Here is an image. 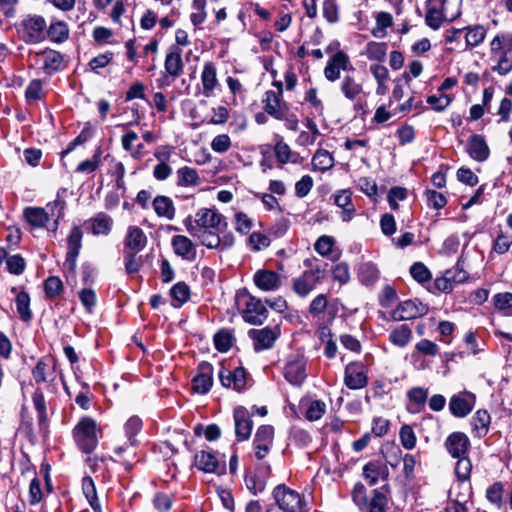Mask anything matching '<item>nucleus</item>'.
I'll list each match as a JSON object with an SVG mask.
<instances>
[{
	"label": "nucleus",
	"mask_w": 512,
	"mask_h": 512,
	"mask_svg": "<svg viewBox=\"0 0 512 512\" xmlns=\"http://www.w3.org/2000/svg\"><path fill=\"white\" fill-rule=\"evenodd\" d=\"M66 189L62 188L57 192L56 199L47 204L46 209L41 207H26L23 217L31 229L47 228L55 232L58 228V221L63 216L66 202L62 197Z\"/></svg>",
	"instance_id": "1"
},
{
	"label": "nucleus",
	"mask_w": 512,
	"mask_h": 512,
	"mask_svg": "<svg viewBox=\"0 0 512 512\" xmlns=\"http://www.w3.org/2000/svg\"><path fill=\"white\" fill-rule=\"evenodd\" d=\"M462 0H427L426 24L436 30L444 21H453L461 13Z\"/></svg>",
	"instance_id": "2"
},
{
	"label": "nucleus",
	"mask_w": 512,
	"mask_h": 512,
	"mask_svg": "<svg viewBox=\"0 0 512 512\" xmlns=\"http://www.w3.org/2000/svg\"><path fill=\"white\" fill-rule=\"evenodd\" d=\"M237 302L245 322L261 325L267 319L268 310L260 299L243 292L237 294Z\"/></svg>",
	"instance_id": "3"
},
{
	"label": "nucleus",
	"mask_w": 512,
	"mask_h": 512,
	"mask_svg": "<svg viewBox=\"0 0 512 512\" xmlns=\"http://www.w3.org/2000/svg\"><path fill=\"white\" fill-rule=\"evenodd\" d=\"M352 501L361 512H385L387 498L378 489L373 490V496L368 499L366 488L361 482H357L351 492Z\"/></svg>",
	"instance_id": "4"
},
{
	"label": "nucleus",
	"mask_w": 512,
	"mask_h": 512,
	"mask_svg": "<svg viewBox=\"0 0 512 512\" xmlns=\"http://www.w3.org/2000/svg\"><path fill=\"white\" fill-rule=\"evenodd\" d=\"M97 424L89 417L82 418L73 429L74 440L81 451L91 453L97 447Z\"/></svg>",
	"instance_id": "5"
},
{
	"label": "nucleus",
	"mask_w": 512,
	"mask_h": 512,
	"mask_svg": "<svg viewBox=\"0 0 512 512\" xmlns=\"http://www.w3.org/2000/svg\"><path fill=\"white\" fill-rule=\"evenodd\" d=\"M279 509L284 512H307L306 503L303 497L295 490L290 489L284 484L276 486L273 490Z\"/></svg>",
	"instance_id": "6"
},
{
	"label": "nucleus",
	"mask_w": 512,
	"mask_h": 512,
	"mask_svg": "<svg viewBox=\"0 0 512 512\" xmlns=\"http://www.w3.org/2000/svg\"><path fill=\"white\" fill-rule=\"evenodd\" d=\"M82 231L74 226L67 239V253L63 263V270L67 277L74 276L77 267V258L82 247Z\"/></svg>",
	"instance_id": "7"
},
{
	"label": "nucleus",
	"mask_w": 512,
	"mask_h": 512,
	"mask_svg": "<svg viewBox=\"0 0 512 512\" xmlns=\"http://www.w3.org/2000/svg\"><path fill=\"white\" fill-rule=\"evenodd\" d=\"M324 272V269L318 265L304 271L292 280L293 291L300 297H306L324 278Z\"/></svg>",
	"instance_id": "8"
},
{
	"label": "nucleus",
	"mask_w": 512,
	"mask_h": 512,
	"mask_svg": "<svg viewBox=\"0 0 512 512\" xmlns=\"http://www.w3.org/2000/svg\"><path fill=\"white\" fill-rule=\"evenodd\" d=\"M307 359L302 354H292L284 367L285 379L294 386H300L306 379Z\"/></svg>",
	"instance_id": "9"
},
{
	"label": "nucleus",
	"mask_w": 512,
	"mask_h": 512,
	"mask_svg": "<svg viewBox=\"0 0 512 512\" xmlns=\"http://www.w3.org/2000/svg\"><path fill=\"white\" fill-rule=\"evenodd\" d=\"M344 384L351 390H359L367 386V369L363 363L351 362L345 367Z\"/></svg>",
	"instance_id": "10"
},
{
	"label": "nucleus",
	"mask_w": 512,
	"mask_h": 512,
	"mask_svg": "<svg viewBox=\"0 0 512 512\" xmlns=\"http://www.w3.org/2000/svg\"><path fill=\"white\" fill-rule=\"evenodd\" d=\"M274 441V428L271 425H261L258 427L254 440H253V448L255 452V456L258 460L264 459Z\"/></svg>",
	"instance_id": "11"
},
{
	"label": "nucleus",
	"mask_w": 512,
	"mask_h": 512,
	"mask_svg": "<svg viewBox=\"0 0 512 512\" xmlns=\"http://www.w3.org/2000/svg\"><path fill=\"white\" fill-rule=\"evenodd\" d=\"M184 224L187 232L191 236L200 239L201 244L206 246L208 249H218L221 247L219 234L221 232L220 229L200 230L197 226H193V221L190 216L185 219Z\"/></svg>",
	"instance_id": "12"
},
{
	"label": "nucleus",
	"mask_w": 512,
	"mask_h": 512,
	"mask_svg": "<svg viewBox=\"0 0 512 512\" xmlns=\"http://www.w3.org/2000/svg\"><path fill=\"white\" fill-rule=\"evenodd\" d=\"M428 307L418 300H407L400 303L395 310H393L391 317L394 321H404L415 319L426 315Z\"/></svg>",
	"instance_id": "13"
},
{
	"label": "nucleus",
	"mask_w": 512,
	"mask_h": 512,
	"mask_svg": "<svg viewBox=\"0 0 512 512\" xmlns=\"http://www.w3.org/2000/svg\"><path fill=\"white\" fill-rule=\"evenodd\" d=\"M270 472L271 468L268 463H260L253 472L246 475V487L255 495L262 492L266 487Z\"/></svg>",
	"instance_id": "14"
},
{
	"label": "nucleus",
	"mask_w": 512,
	"mask_h": 512,
	"mask_svg": "<svg viewBox=\"0 0 512 512\" xmlns=\"http://www.w3.org/2000/svg\"><path fill=\"white\" fill-rule=\"evenodd\" d=\"M221 225L226 227L227 223L224 221V217L216 210L201 208L195 214V221L193 226H197L200 230H219Z\"/></svg>",
	"instance_id": "15"
},
{
	"label": "nucleus",
	"mask_w": 512,
	"mask_h": 512,
	"mask_svg": "<svg viewBox=\"0 0 512 512\" xmlns=\"http://www.w3.org/2000/svg\"><path fill=\"white\" fill-rule=\"evenodd\" d=\"M213 366L206 361L201 362L197 367V374L192 379L193 391L198 394H206L213 385Z\"/></svg>",
	"instance_id": "16"
},
{
	"label": "nucleus",
	"mask_w": 512,
	"mask_h": 512,
	"mask_svg": "<svg viewBox=\"0 0 512 512\" xmlns=\"http://www.w3.org/2000/svg\"><path fill=\"white\" fill-rule=\"evenodd\" d=\"M233 418L237 440L245 441L249 439L253 428V421L249 411L243 406H237L233 411Z\"/></svg>",
	"instance_id": "17"
},
{
	"label": "nucleus",
	"mask_w": 512,
	"mask_h": 512,
	"mask_svg": "<svg viewBox=\"0 0 512 512\" xmlns=\"http://www.w3.org/2000/svg\"><path fill=\"white\" fill-rule=\"evenodd\" d=\"M475 402V395L465 391L451 397L449 410L453 416L463 418L473 410Z\"/></svg>",
	"instance_id": "18"
},
{
	"label": "nucleus",
	"mask_w": 512,
	"mask_h": 512,
	"mask_svg": "<svg viewBox=\"0 0 512 512\" xmlns=\"http://www.w3.org/2000/svg\"><path fill=\"white\" fill-rule=\"evenodd\" d=\"M444 446L453 458L465 457L469 452L471 443L463 432H453L445 440Z\"/></svg>",
	"instance_id": "19"
},
{
	"label": "nucleus",
	"mask_w": 512,
	"mask_h": 512,
	"mask_svg": "<svg viewBox=\"0 0 512 512\" xmlns=\"http://www.w3.org/2000/svg\"><path fill=\"white\" fill-rule=\"evenodd\" d=\"M219 380L224 387L241 392L246 387V372L244 368L237 367L233 371L222 367L218 373Z\"/></svg>",
	"instance_id": "20"
},
{
	"label": "nucleus",
	"mask_w": 512,
	"mask_h": 512,
	"mask_svg": "<svg viewBox=\"0 0 512 512\" xmlns=\"http://www.w3.org/2000/svg\"><path fill=\"white\" fill-rule=\"evenodd\" d=\"M26 40L38 43L44 39L46 30V21L42 16H28L22 22Z\"/></svg>",
	"instance_id": "21"
},
{
	"label": "nucleus",
	"mask_w": 512,
	"mask_h": 512,
	"mask_svg": "<svg viewBox=\"0 0 512 512\" xmlns=\"http://www.w3.org/2000/svg\"><path fill=\"white\" fill-rule=\"evenodd\" d=\"M264 111L273 118H283V112L288 111V104L283 100V95L267 90L262 98Z\"/></svg>",
	"instance_id": "22"
},
{
	"label": "nucleus",
	"mask_w": 512,
	"mask_h": 512,
	"mask_svg": "<svg viewBox=\"0 0 512 512\" xmlns=\"http://www.w3.org/2000/svg\"><path fill=\"white\" fill-rule=\"evenodd\" d=\"M249 336L253 340L254 349L256 351H261L270 349L274 345L276 339L279 336V331L277 328L269 327L262 329H251L249 331Z\"/></svg>",
	"instance_id": "23"
},
{
	"label": "nucleus",
	"mask_w": 512,
	"mask_h": 512,
	"mask_svg": "<svg viewBox=\"0 0 512 512\" xmlns=\"http://www.w3.org/2000/svg\"><path fill=\"white\" fill-rule=\"evenodd\" d=\"M350 64L348 55L343 51L335 53L328 61L324 68V76L330 81L334 82L340 78L341 70H347Z\"/></svg>",
	"instance_id": "24"
},
{
	"label": "nucleus",
	"mask_w": 512,
	"mask_h": 512,
	"mask_svg": "<svg viewBox=\"0 0 512 512\" xmlns=\"http://www.w3.org/2000/svg\"><path fill=\"white\" fill-rule=\"evenodd\" d=\"M173 252L178 257L188 262H193L197 257V250L194 243L185 235H175L171 239Z\"/></svg>",
	"instance_id": "25"
},
{
	"label": "nucleus",
	"mask_w": 512,
	"mask_h": 512,
	"mask_svg": "<svg viewBox=\"0 0 512 512\" xmlns=\"http://www.w3.org/2000/svg\"><path fill=\"white\" fill-rule=\"evenodd\" d=\"M194 465L197 469L206 473L221 474L225 465H220L216 455L212 451L201 450L194 456Z\"/></svg>",
	"instance_id": "26"
},
{
	"label": "nucleus",
	"mask_w": 512,
	"mask_h": 512,
	"mask_svg": "<svg viewBox=\"0 0 512 512\" xmlns=\"http://www.w3.org/2000/svg\"><path fill=\"white\" fill-rule=\"evenodd\" d=\"M165 72L172 76V80L178 78L184 69L182 60V50L178 46H171L165 56L164 61Z\"/></svg>",
	"instance_id": "27"
},
{
	"label": "nucleus",
	"mask_w": 512,
	"mask_h": 512,
	"mask_svg": "<svg viewBox=\"0 0 512 512\" xmlns=\"http://www.w3.org/2000/svg\"><path fill=\"white\" fill-rule=\"evenodd\" d=\"M36 63L40 64L46 73L51 74L61 69L63 56L55 50H44L36 54Z\"/></svg>",
	"instance_id": "28"
},
{
	"label": "nucleus",
	"mask_w": 512,
	"mask_h": 512,
	"mask_svg": "<svg viewBox=\"0 0 512 512\" xmlns=\"http://www.w3.org/2000/svg\"><path fill=\"white\" fill-rule=\"evenodd\" d=\"M255 285L262 291H275L281 285L280 275L271 270H258L254 276Z\"/></svg>",
	"instance_id": "29"
},
{
	"label": "nucleus",
	"mask_w": 512,
	"mask_h": 512,
	"mask_svg": "<svg viewBox=\"0 0 512 512\" xmlns=\"http://www.w3.org/2000/svg\"><path fill=\"white\" fill-rule=\"evenodd\" d=\"M201 83L203 87V95L210 97L218 85L217 68L215 63L208 61L204 63L201 72Z\"/></svg>",
	"instance_id": "30"
},
{
	"label": "nucleus",
	"mask_w": 512,
	"mask_h": 512,
	"mask_svg": "<svg viewBox=\"0 0 512 512\" xmlns=\"http://www.w3.org/2000/svg\"><path fill=\"white\" fill-rule=\"evenodd\" d=\"M439 353V347L435 342L428 339H422L415 345V351L412 352L411 358L418 369H424L425 365L421 360V354L428 356H436Z\"/></svg>",
	"instance_id": "31"
},
{
	"label": "nucleus",
	"mask_w": 512,
	"mask_h": 512,
	"mask_svg": "<svg viewBox=\"0 0 512 512\" xmlns=\"http://www.w3.org/2000/svg\"><path fill=\"white\" fill-rule=\"evenodd\" d=\"M467 152L478 162L485 161L490 154L489 147L481 135H472L467 143Z\"/></svg>",
	"instance_id": "32"
},
{
	"label": "nucleus",
	"mask_w": 512,
	"mask_h": 512,
	"mask_svg": "<svg viewBox=\"0 0 512 512\" xmlns=\"http://www.w3.org/2000/svg\"><path fill=\"white\" fill-rule=\"evenodd\" d=\"M32 376L37 384L46 383L48 388L54 386L53 382L56 378L55 369L44 360L37 362L32 370Z\"/></svg>",
	"instance_id": "33"
},
{
	"label": "nucleus",
	"mask_w": 512,
	"mask_h": 512,
	"mask_svg": "<svg viewBox=\"0 0 512 512\" xmlns=\"http://www.w3.org/2000/svg\"><path fill=\"white\" fill-rule=\"evenodd\" d=\"M153 209L158 217L173 220L176 208L171 198L164 195L156 196L152 201Z\"/></svg>",
	"instance_id": "34"
},
{
	"label": "nucleus",
	"mask_w": 512,
	"mask_h": 512,
	"mask_svg": "<svg viewBox=\"0 0 512 512\" xmlns=\"http://www.w3.org/2000/svg\"><path fill=\"white\" fill-rule=\"evenodd\" d=\"M334 203L342 209L341 218L344 222L352 219L355 207L352 203V193L349 190L338 191L334 195Z\"/></svg>",
	"instance_id": "35"
},
{
	"label": "nucleus",
	"mask_w": 512,
	"mask_h": 512,
	"mask_svg": "<svg viewBox=\"0 0 512 512\" xmlns=\"http://www.w3.org/2000/svg\"><path fill=\"white\" fill-rule=\"evenodd\" d=\"M491 55L511 54L512 33L504 32L497 34L490 42Z\"/></svg>",
	"instance_id": "36"
},
{
	"label": "nucleus",
	"mask_w": 512,
	"mask_h": 512,
	"mask_svg": "<svg viewBox=\"0 0 512 512\" xmlns=\"http://www.w3.org/2000/svg\"><path fill=\"white\" fill-rule=\"evenodd\" d=\"M363 476L369 485L374 486L378 483L379 478H387V467L375 461H370L363 467Z\"/></svg>",
	"instance_id": "37"
},
{
	"label": "nucleus",
	"mask_w": 512,
	"mask_h": 512,
	"mask_svg": "<svg viewBox=\"0 0 512 512\" xmlns=\"http://www.w3.org/2000/svg\"><path fill=\"white\" fill-rule=\"evenodd\" d=\"M147 243L143 230L137 226H130L125 238V245L135 253L141 251Z\"/></svg>",
	"instance_id": "38"
},
{
	"label": "nucleus",
	"mask_w": 512,
	"mask_h": 512,
	"mask_svg": "<svg viewBox=\"0 0 512 512\" xmlns=\"http://www.w3.org/2000/svg\"><path fill=\"white\" fill-rule=\"evenodd\" d=\"M490 422L491 417L486 410L476 411L471 420L474 435L478 438L486 436L489 431Z\"/></svg>",
	"instance_id": "39"
},
{
	"label": "nucleus",
	"mask_w": 512,
	"mask_h": 512,
	"mask_svg": "<svg viewBox=\"0 0 512 512\" xmlns=\"http://www.w3.org/2000/svg\"><path fill=\"white\" fill-rule=\"evenodd\" d=\"M137 445L127 440L114 448V454L122 461L126 469H131L133 466L132 460L137 456Z\"/></svg>",
	"instance_id": "40"
},
{
	"label": "nucleus",
	"mask_w": 512,
	"mask_h": 512,
	"mask_svg": "<svg viewBox=\"0 0 512 512\" xmlns=\"http://www.w3.org/2000/svg\"><path fill=\"white\" fill-rule=\"evenodd\" d=\"M340 90L346 99L355 101L362 94L363 86L361 83H358L354 77L345 75L341 81Z\"/></svg>",
	"instance_id": "41"
},
{
	"label": "nucleus",
	"mask_w": 512,
	"mask_h": 512,
	"mask_svg": "<svg viewBox=\"0 0 512 512\" xmlns=\"http://www.w3.org/2000/svg\"><path fill=\"white\" fill-rule=\"evenodd\" d=\"M82 491L93 511L102 512V507L97 496L95 483L90 476H86L82 479Z\"/></svg>",
	"instance_id": "42"
},
{
	"label": "nucleus",
	"mask_w": 512,
	"mask_h": 512,
	"mask_svg": "<svg viewBox=\"0 0 512 512\" xmlns=\"http://www.w3.org/2000/svg\"><path fill=\"white\" fill-rule=\"evenodd\" d=\"M274 153L276 156V159L281 164L286 163H299L300 157L299 154L296 152H293L289 145L283 142L282 140L278 141L274 146Z\"/></svg>",
	"instance_id": "43"
},
{
	"label": "nucleus",
	"mask_w": 512,
	"mask_h": 512,
	"mask_svg": "<svg viewBox=\"0 0 512 512\" xmlns=\"http://www.w3.org/2000/svg\"><path fill=\"white\" fill-rule=\"evenodd\" d=\"M358 278L366 286H371L379 279V270L372 262H365L359 266Z\"/></svg>",
	"instance_id": "44"
},
{
	"label": "nucleus",
	"mask_w": 512,
	"mask_h": 512,
	"mask_svg": "<svg viewBox=\"0 0 512 512\" xmlns=\"http://www.w3.org/2000/svg\"><path fill=\"white\" fill-rule=\"evenodd\" d=\"M412 339V330L408 325H400L394 328L389 334L390 342L400 348L409 344Z\"/></svg>",
	"instance_id": "45"
},
{
	"label": "nucleus",
	"mask_w": 512,
	"mask_h": 512,
	"mask_svg": "<svg viewBox=\"0 0 512 512\" xmlns=\"http://www.w3.org/2000/svg\"><path fill=\"white\" fill-rule=\"evenodd\" d=\"M177 185L181 187L195 186L199 183V175L196 169L184 166L177 170Z\"/></svg>",
	"instance_id": "46"
},
{
	"label": "nucleus",
	"mask_w": 512,
	"mask_h": 512,
	"mask_svg": "<svg viewBox=\"0 0 512 512\" xmlns=\"http://www.w3.org/2000/svg\"><path fill=\"white\" fill-rule=\"evenodd\" d=\"M46 33L52 42L63 43L69 37V28L64 21H56L50 24Z\"/></svg>",
	"instance_id": "47"
},
{
	"label": "nucleus",
	"mask_w": 512,
	"mask_h": 512,
	"mask_svg": "<svg viewBox=\"0 0 512 512\" xmlns=\"http://www.w3.org/2000/svg\"><path fill=\"white\" fill-rule=\"evenodd\" d=\"M495 309L503 316H512V293H497L492 298Z\"/></svg>",
	"instance_id": "48"
},
{
	"label": "nucleus",
	"mask_w": 512,
	"mask_h": 512,
	"mask_svg": "<svg viewBox=\"0 0 512 512\" xmlns=\"http://www.w3.org/2000/svg\"><path fill=\"white\" fill-rule=\"evenodd\" d=\"M112 218L105 214L99 213L91 220V229L95 235H107L111 231Z\"/></svg>",
	"instance_id": "49"
},
{
	"label": "nucleus",
	"mask_w": 512,
	"mask_h": 512,
	"mask_svg": "<svg viewBox=\"0 0 512 512\" xmlns=\"http://www.w3.org/2000/svg\"><path fill=\"white\" fill-rule=\"evenodd\" d=\"M465 44L467 48H474L483 42L486 36V29L481 25L466 27Z\"/></svg>",
	"instance_id": "50"
},
{
	"label": "nucleus",
	"mask_w": 512,
	"mask_h": 512,
	"mask_svg": "<svg viewBox=\"0 0 512 512\" xmlns=\"http://www.w3.org/2000/svg\"><path fill=\"white\" fill-rule=\"evenodd\" d=\"M16 308L22 321L28 322L32 318L30 310V296L27 292L21 291L16 296Z\"/></svg>",
	"instance_id": "51"
},
{
	"label": "nucleus",
	"mask_w": 512,
	"mask_h": 512,
	"mask_svg": "<svg viewBox=\"0 0 512 512\" xmlns=\"http://www.w3.org/2000/svg\"><path fill=\"white\" fill-rule=\"evenodd\" d=\"M387 44L371 41L367 43L364 54L369 60L383 62L386 57Z\"/></svg>",
	"instance_id": "52"
},
{
	"label": "nucleus",
	"mask_w": 512,
	"mask_h": 512,
	"mask_svg": "<svg viewBox=\"0 0 512 512\" xmlns=\"http://www.w3.org/2000/svg\"><path fill=\"white\" fill-rule=\"evenodd\" d=\"M171 298L177 302L174 306L179 307L190 298V288L185 282H178L170 289Z\"/></svg>",
	"instance_id": "53"
},
{
	"label": "nucleus",
	"mask_w": 512,
	"mask_h": 512,
	"mask_svg": "<svg viewBox=\"0 0 512 512\" xmlns=\"http://www.w3.org/2000/svg\"><path fill=\"white\" fill-rule=\"evenodd\" d=\"M142 428V420L138 416L130 417L124 424L125 437L132 444H138L136 439L137 434Z\"/></svg>",
	"instance_id": "54"
},
{
	"label": "nucleus",
	"mask_w": 512,
	"mask_h": 512,
	"mask_svg": "<svg viewBox=\"0 0 512 512\" xmlns=\"http://www.w3.org/2000/svg\"><path fill=\"white\" fill-rule=\"evenodd\" d=\"M312 163L316 169L326 171L334 166V158L327 150H318L313 156Z\"/></svg>",
	"instance_id": "55"
},
{
	"label": "nucleus",
	"mask_w": 512,
	"mask_h": 512,
	"mask_svg": "<svg viewBox=\"0 0 512 512\" xmlns=\"http://www.w3.org/2000/svg\"><path fill=\"white\" fill-rule=\"evenodd\" d=\"M326 412V404L321 400L310 401L306 412L305 418L309 421H317L322 418Z\"/></svg>",
	"instance_id": "56"
},
{
	"label": "nucleus",
	"mask_w": 512,
	"mask_h": 512,
	"mask_svg": "<svg viewBox=\"0 0 512 512\" xmlns=\"http://www.w3.org/2000/svg\"><path fill=\"white\" fill-rule=\"evenodd\" d=\"M393 18L388 12H379L376 16V28L373 29L372 34L375 37H383L386 32L385 30L392 26Z\"/></svg>",
	"instance_id": "57"
},
{
	"label": "nucleus",
	"mask_w": 512,
	"mask_h": 512,
	"mask_svg": "<svg viewBox=\"0 0 512 512\" xmlns=\"http://www.w3.org/2000/svg\"><path fill=\"white\" fill-rule=\"evenodd\" d=\"M233 344V335L228 330H220L214 335L215 348L227 352Z\"/></svg>",
	"instance_id": "58"
},
{
	"label": "nucleus",
	"mask_w": 512,
	"mask_h": 512,
	"mask_svg": "<svg viewBox=\"0 0 512 512\" xmlns=\"http://www.w3.org/2000/svg\"><path fill=\"white\" fill-rule=\"evenodd\" d=\"M458 461L455 465V474L459 481L464 482L470 478L472 464L469 457L457 458Z\"/></svg>",
	"instance_id": "59"
},
{
	"label": "nucleus",
	"mask_w": 512,
	"mask_h": 512,
	"mask_svg": "<svg viewBox=\"0 0 512 512\" xmlns=\"http://www.w3.org/2000/svg\"><path fill=\"white\" fill-rule=\"evenodd\" d=\"M45 293L48 297L54 298L63 291V283L57 276H50L44 282Z\"/></svg>",
	"instance_id": "60"
},
{
	"label": "nucleus",
	"mask_w": 512,
	"mask_h": 512,
	"mask_svg": "<svg viewBox=\"0 0 512 512\" xmlns=\"http://www.w3.org/2000/svg\"><path fill=\"white\" fill-rule=\"evenodd\" d=\"M503 484L496 482L486 490L487 499L497 508H501L503 504Z\"/></svg>",
	"instance_id": "61"
},
{
	"label": "nucleus",
	"mask_w": 512,
	"mask_h": 512,
	"mask_svg": "<svg viewBox=\"0 0 512 512\" xmlns=\"http://www.w3.org/2000/svg\"><path fill=\"white\" fill-rule=\"evenodd\" d=\"M7 270L14 275H20L25 270V260L19 254L11 255L6 260Z\"/></svg>",
	"instance_id": "62"
},
{
	"label": "nucleus",
	"mask_w": 512,
	"mask_h": 512,
	"mask_svg": "<svg viewBox=\"0 0 512 512\" xmlns=\"http://www.w3.org/2000/svg\"><path fill=\"white\" fill-rule=\"evenodd\" d=\"M235 229L241 234H248L253 228V220L244 212L235 214Z\"/></svg>",
	"instance_id": "63"
},
{
	"label": "nucleus",
	"mask_w": 512,
	"mask_h": 512,
	"mask_svg": "<svg viewBox=\"0 0 512 512\" xmlns=\"http://www.w3.org/2000/svg\"><path fill=\"white\" fill-rule=\"evenodd\" d=\"M498 56V62L492 70L501 76L507 75L512 71V56L510 54H498Z\"/></svg>",
	"instance_id": "64"
}]
</instances>
